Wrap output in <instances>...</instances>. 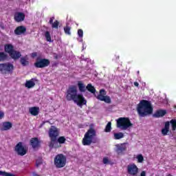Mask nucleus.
<instances>
[{"label":"nucleus","instance_id":"obj_22","mask_svg":"<svg viewBox=\"0 0 176 176\" xmlns=\"http://www.w3.org/2000/svg\"><path fill=\"white\" fill-rule=\"evenodd\" d=\"M34 86L35 82H34V79L26 81L25 84V87H27L28 89H32Z\"/></svg>","mask_w":176,"mask_h":176},{"label":"nucleus","instance_id":"obj_8","mask_svg":"<svg viewBox=\"0 0 176 176\" xmlns=\"http://www.w3.org/2000/svg\"><path fill=\"white\" fill-rule=\"evenodd\" d=\"M50 65V60L41 56H38L36 58V61L34 63L35 68H46Z\"/></svg>","mask_w":176,"mask_h":176},{"label":"nucleus","instance_id":"obj_32","mask_svg":"<svg viewBox=\"0 0 176 176\" xmlns=\"http://www.w3.org/2000/svg\"><path fill=\"white\" fill-rule=\"evenodd\" d=\"M136 159L138 160V163H142V162H144V156H142V154L138 155Z\"/></svg>","mask_w":176,"mask_h":176},{"label":"nucleus","instance_id":"obj_14","mask_svg":"<svg viewBox=\"0 0 176 176\" xmlns=\"http://www.w3.org/2000/svg\"><path fill=\"white\" fill-rule=\"evenodd\" d=\"M116 151L118 153V155H120L123 153V152L126 151L127 149V147H126V143L116 144Z\"/></svg>","mask_w":176,"mask_h":176},{"label":"nucleus","instance_id":"obj_44","mask_svg":"<svg viewBox=\"0 0 176 176\" xmlns=\"http://www.w3.org/2000/svg\"><path fill=\"white\" fill-rule=\"evenodd\" d=\"M44 122H45V123H50V121H49V120L44 121Z\"/></svg>","mask_w":176,"mask_h":176},{"label":"nucleus","instance_id":"obj_29","mask_svg":"<svg viewBox=\"0 0 176 176\" xmlns=\"http://www.w3.org/2000/svg\"><path fill=\"white\" fill-rule=\"evenodd\" d=\"M56 141L58 144H65V141H67V139H65V137L64 136H60Z\"/></svg>","mask_w":176,"mask_h":176},{"label":"nucleus","instance_id":"obj_34","mask_svg":"<svg viewBox=\"0 0 176 176\" xmlns=\"http://www.w3.org/2000/svg\"><path fill=\"white\" fill-rule=\"evenodd\" d=\"M1 175L2 176H14V175L3 171H1Z\"/></svg>","mask_w":176,"mask_h":176},{"label":"nucleus","instance_id":"obj_18","mask_svg":"<svg viewBox=\"0 0 176 176\" xmlns=\"http://www.w3.org/2000/svg\"><path fill=\"white\" fill-rule=\"evenodd\" d=\"M29 112L32 115V116H38V115H39V107H30L29 109Z\"/></svg>","mask_w":176,"mask_h":176},{"label":"nucleus","instance_id":"obj_36","mask_svg":"<svg viewBox=\"0 0 176 176\" xmlns=\"http://www.w3.org/2000/svg\"><path fill=\"white\" fill-rule=\"evenodd\" d=\"M109 162V160H108V158H107V157L103 158L104 164H108Z\"/></svg>","mask_w":176,"mask_h":176},{"label":"nucleus","instance_id":"obj_1","mask_svg":"<svg viewBox=\"0 0 176 176\" xmlns=\"http://www.w3.org/2000/svg\"><path fill=\"white\" fill-rule=\"evenodd\" d=\"M65 96L67 101H74L80 108L87 104V100L83 97V95L78 94V89L75 85L69 87Z\"/></svg>","mask_w":176,"mask_h":176},{"label":"nucleus","instance_id":"obj_13","mask_svg":"<svg viewBox=\"0 0 176 176\" xmlns=\"http://www.w3.org/2000/svg\"><path fill=\"white\" fill-rule=\"evenodd\" d=\"M14 20L16 23H21L25 20V14L21 12H16L14 14Z\"/></svg>","mask_w":176,"mask_h":176},{"label":"nucleus","instance_id":"obj_40","mask_svg":"<svg viewBox=\"0 0 176 176\" xmlns=\"http://www.w3.org/2000/svg\"><path fill=\"white\" fill-rule=\"evenodd\" d=\"M140 176H146V172L145 170L142 171Z\"/></svg>","mask_w":176,"mask_h":176},{"label":"nucleus","instance_id":"obj_7","mask_svg":"<svg viewBox=\"0 0 176 176\" xmlns=\"http://www.w3.org/2000/svg\"><path fill=\"white\" fill-rule=\"evenodd\" d=\"M133 124L129 118H120L117 120V127L121 130H127L129 127H131Z\"/></svg>","mask_w":176,"mask_h":176},{"label":"nucleus","instance_id":"obj_28","mask_svg":"<svg viewBox=\"0 0 176 176\" xmlns=\"http://www.w3.org/2000/svg\"><path fill=\"white\" fill-rule=\"evenodd\" d=\"M45 37L47 42H53V41H52V36L50 35V32L46 31L45 33Z\"/></svg>","mask_w":176,"mask_h":176},{"label":"nucleus","instance_id":"obj_25","mask_svg":"<svg viewBox=\"0 0 176 176\" xmlns=\"http://www.w3.org/2000/svg\"><path fill=\"white\" fill-rule=\"evenodd\" d=\"M87 90L89 91V93H91L92 94H94L96 93V88L93 87L91 84H88L86 87Z\"/></svg>","mask_w":176,"mask_h":176},{"label":"nucleus","instance_id":"obj_33","mask_svg":"<svg viewBox=\"0 0 176 176\" xmlns=\"http://www.w3.org/2000/svg\"><path fill=\"white\" fill-rule=\"evenodd\" d=\"M170 124H171V126H172V130L173 131H175V130H176V120H170Z\"/></svg>","mask_w":176,"mask_h":176},{"label":"nucleus","instance_id":"obj_9","mask_svg":"<svg viewBox=\"0 0 176 176\" xmlns=\"http://www.w3.org/2000/svg\"><path fill=\"white\" fill-rule=\"evenodd\" d=\"M1 74H8V75H12L13 71L14 70V66L10 63H6L1 64Z\"/></svg>","mask_w":176,"mask_h":176},{"label":"nucleus","instance_id":"obj_37","mask_svg":"<svg viewBox=\"0 0 176 176\" xmlns=\"http://www.w3.org/2000/svg\"><path fill=\"white\" fill-rule=\"evenodd\" d=\"M36 56H38V53H36V52H32L31 54L32 58H35V57H36Z\"/></svg>","mask_w":176,"mask_h":176},{"label":"nucleus","instance_id":"obj_12","mask_svg":"<svg viewBox=\"0 0 176 176\" xmlns=\"http://www.w3.org/2000/svg\"><path fill=\"white\" fill-rule=\"evenodd\" d=\"M127 173L129 175L135 176L138 174V167L135 164H130L127 166Z\"/></svg>","mask_w":176,"mask_h":176},{"label":"nucleus","instance_id":"obj_42","mask_svg":"<svg viewBox=\"0 0 176 176\" xmlns=\"http://www.w3.org/2000/svg\"><path fill=\"white\" fill-rule=\"evenodd\" d=\"M5 116V113L3 111H1V118H3Z\"/></svg>","mask_w":176,"mask_h":176},{"label":"nucleus","instance_id":"obj_43","mask_svg":"<svg viewBox=\"0 0 176 176\" xmlns=\"http://www.w3.org/2000/svg\"><path fill=\"white\" fill-rule=\"evenodd\" d=\"M46 123V122H43L41 124V127L45 126V124Z\"/></svg>","mask_w":176,"mask_h":176},{"label":"nucleus","instance_id":"obj_10","mask_svg":"<svg viewBox=\"0 0 176 176\" xmlns=\"http://www.w3.org/2000/svg\"><path fill=\"white\" fill-rule=\"evenodd\" d=\"M106 95L107 92L104 91V89H100V93L96 98L100 101H104V102H106V104H111L112 102L111 97Z\"/></svg>","mask_w":176,"mask_h":176},{"label":"nucleus","instance_id":"obj_19","mask_svg":"<svg viewBox=\"0 0 176 176\" xmlns=\"http://www.w3.org/2000/svg\"><path fill=\"white\" fill-rule=\"evenodd\" d=\"M167 113V111L166 110H158L155 111V113L153 114L154 118H163Z\"/></svg>","mask_w":176,"mask_h":176},{"label":"nucleus","instance_id":"obj_30","mask_svg":"<svg viewBox=\"0 0 176 176\" xmlns=\"http://www.w3.org/2000/svg\"><path fill=\"white\" fill-rule=\"evenodd\" d=\"M52 28H55V30H58V25H60V21L56 20L52 25Z\"/></svg>","mask_w":176,"mask_h":176},{"label":"nucleus","instance_id":"obj_26","mask_svg":"<svg viewBox=\"0 0 176 176\" xmlns=\"http://www.w3.org/2000/svg\"><path fill=\"white\" fill-rule=\"evenodd\" d=\"M124 138V134L122 132L114 133V140H122Z\"/></svg>","mask_w":176,"mask_h":176},{"label":"nucleus","instance_id":"obj_23","mask_svg":"<svg viewBox=\"0 0 176 176\" xmlns=\"http://www.w3.org/2000/svg\"><path fill=\"white\" fill-rule=\"evenodd\" d=\"M20 63L21 65H23V67H26V65H28L30 64V62L28 61L27 56L21 58Z\"/></svg>","mask_w":176,"mask_h":176},{"label":"nucleus","instance_id":"obj_3","mask_svg":"<svg viewBox=\"0 0 176 176\" xmlns=\"http://www.w3.org/2000/svg\"><path fill=\"white\" fill-rule=\"evenodd\" d=\"M48 135L50 138V142L48 143V146L50 149L58 148V143L57 142V138L60 135V130L56 126H51L48 131Z\"/></svg>","mask_w":176,"mask_h":176},{"label":"nucleus","instance_id":"obj_39","mask_svg":"<svg viewBox=\"0 0 176 176\" xmlns=\"http://www.w3.org/2000/svg\"><path fill=\"white\" fill-rule=\"evenodd\" d=\"M41 164H42V162H38V161L36 162V167H39V166H41Z\"/></svg>","mask_w":176,"mask_h":176},{"label":"nucleus","instance_id":"obj_6","mask_svg":"<svg viewBox=\"0 0 176 176\" xmlns=\"http://www.w3.org/2000/svg\"><path fill=\"white\" fill-rule=\"evenodd\" d=\"M54 164L56 168H63L67 166V156L63 153L56 155L54 159Z\"/></svg>","mask_w":176,"mask_h":176},{"label":"nucleus","instance_id":"obj_16","mask_svg":"<svg viewBox=\"0 0 176 176\" xmlns=\"http://www.w3.org/2000/svg\"><path fill=\"white\" fill-rule=\"evenodd\" d=\"M30 145L35 149L39 146H41V141L38 138H33L30 140Z\"/></svg>","mask_w":176,"mask_h":176},{"label":"nucleus","instance_id":"obj_17","mask_svg":"<svg viewBox=\"0 0 176 176\" xmlns=\"http://www.w3.org/2000/svg\"><path fill=\"white\" fill-rule=\"evenodd\" d=\"M13 124L10 122H3V126L1 128L2 131H6L8 130H10L12 127Z\"/></svg>","mask_w":176,"mask_h":176},{"label":"nucleus","instance_id":"obj_5","mask_svg":"<svg viewBox=\"0 0 176 176\" xmlns=\"http://www.w3.org/2000/svg\"><path fill=\"white\" fill-rule=\"evenodd\" d=\"M4 50L12 58V60H19L21 57V53L14 50V46L10 43L4 45Z\"/></svg>","mask_w":176,"mask_h":176},{"label":"nucleus","instance_id":"obj_46","mask_svg":"<svg viewBox=\"0 0 176 176\" xmlns=\"http://www.w3.org/2000/svg\"><path fill=\"white\" fill-rule=\"evenodd\" d=\"M0 175H1V171H0Z\"/></svg>","mask_w":176,"mask_h":176},{"label":"nucleus","instance_id":"obj_20","mask_svg":"<svg viewBox=\"0 0 176 176\" xmlns=\"http://www.w3.org/2000/svg\"><path fill=\"white\" fill-rule=\"evenodd\" d=\"M170 131V122H166L164 128L162 129V134L164 135H167V133Z\"/></svg>","mask_w":176,"mask_h":176},{"label":"nucleus","instance_id":"obj_15","mask_svg":"<svg viewBox=\"0 0 176 176\" xmlns=\"http://www.w3.org/2000/svg\"><path fill=\"white\" fill-rule=\"evenodd\" d=\"M14 32L15 35H21L23 34H25V32H27V28H25V26L23 25L18 26L14 30Z\"/></svg>","mask_w":176,"mask_h":176},{"label":"nucleus","instance_id":"obj_31","mask_svg":"<svg viewBox=\"0 0 176 176\" xmlns=\"http://www.w3.org/2000/svg\"><path fill=\"white\" fill-rule=\"evenodd\" d=\"M8 58H9V56H8V54H5L4 52H1V60H8Z\"/></svg>","mask_w":176,"mask_h":176},{"label":"nucleus","instance_id":"obj_21","mask_svg":"<svg viewBox=\"0 0 176 176\" xmlns=\"http://www.w3.org/2000/svg\"><path fill=\"white\" fill-rule=\"evenodd\" d=\"M77 86L80 93H85L86 91L87 90L86 85H85V84L82 81H78Z\"/></svg>","mask_w":176,"mask_h":176},{"label":"nucleus","instance_id":"obj_45","mask_svg":"<svg viewBox=\"0 0 176 176\" xmlns=\"http://www.w3.org/2000/svg\"><path fill=\"white\" fill-rule=\"evenodd\" d=\"M138 74H140V72H138Z\"/></svg>","mask_w":176,"mask_h":176},{"label":"nucleus","instance_id":"obj_41","mask_svg":"<svg viewBox=\"0 0 176 176\" xmlns=\"http://www.w3.org/2000/svg\"><path fill=\"white\" fill-rule=\"evenodd\" d=\"M133 85L135 86V87H139L140 86V83H138V82H134Z\"/></svg>","mask_w":176,"mask_h":176},{"label":"nucleus","instance_id":"obj_27","mask_svg":"<svg viewBox=\"0 0 176 176\" xmlns=\"http://www.w3.org/2000/svg\"><path fill=\"white\" fill-rule=\"evenodd\" d=\"M111 130H112V122H109L105 126L104 132L105 133H111Z\"/></svg>","mask_w":176,"mask_h":176},{"label":"nucleus","instance_id":"obj_24","mask_svg":"<svg viewBox=\"0 0 176 176\" xmlns=\"http://www.w3.org/2000/svg\"><path fill=\"white\" fill-rule=\"evenodd\" d=\"M63 30H64V32L66 35H69V36H71L72 28H71V26L68 25V23L63 28Z\"/></svg>","mask_w":176,"mask_h":176},{"label":"nucleus","instance_id":"obj_4","mask_svg":"<svg viewBox=\"0 0 176 176\" xmlns=\"http://www.w3.org/2000/svg\"><path fill=\"white\" fill-rule=\"evenodd\" d=\"M96 137H97V132L96 131V129L89 128L82 138V145L85 146H89L91 145V144H96V142H94Z\"/></svg>","mask_w":176,"mask_h":176},{"label":"nucleus","instance_id":"obj_11","mask_svg":"<svg viewBox=\"0 0 176 176\" xmlns=\"http://www.w3.org/2000/svg\"><path fill=\"white\" fill-rule=\"evenodd\" d=\"M14 151L19 156H24L27 155V148L23 146V142H19L14 147Z\"/></svg>","mask_w":176,"mask_h":176},{"label":"nucleus","instance_id":"obj_2","mask_svg":"<svg viewBox=\"0 0 176 176\" xmlns=\"http://www.w3.org/2000/svg\"><path fill=\"white\" fill-rule=\"evenodd\" d=\"M137 111L140 118H145L148 115H151L152 112H153V107H152L151 102L146 100H142L138 104Z\"/></svg>","mask_w":176,"mask_h":176},{"label":"nucleus","instance_id":"obj_38","mask_svg":"<svg viewBox=\"0 0 176 176\" xmlns=\"http://www.w3.org/2000/svg\"><path fill=\"white\" fill-rule=\"evenodd\" d=\"M54 21V16H52L50 19V21H49V23L50 24H52L53 23V21Z\"/></svg>","mask_w":176,"mask_h":176},{"label":"nucleus","instance_id":"obj_35","mask_svg":"<svg viewBox=\"0 0 176 176\" xmlns=\"http://www.w3.org/2000/svg\"><path fill=\"white\" fill-rule=\"evenodd\" d=\"M78 35L79 38H83V30L82 29L78 30Z\"/></svg>","mask_w":176,"mask_h":176}]
</instances>
